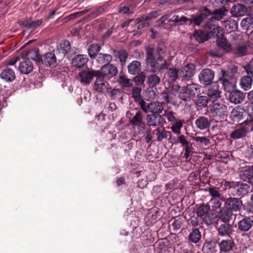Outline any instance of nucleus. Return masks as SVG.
Returning <instances> with one entry per match:
<instances>
[{
    "mask_svg": "<svg viewBox=\"0 0 253 253\" xmlns=\"http://www.w3.org/2000/svg\"><path fill=\"white\" fill-rule=\"evenodd\" d=\"M186 93L187 91H185V90H182V89L179 94V98L184 101H189L192 99H193L192 97L190 96V95Z\"/></svg>",
    "mask_w": 253,
    "mask_h": 253,
    "instance_id": "obj_62",
    "label": "nucleus"
},
{
    "mask_svg": "<svg viewBox=\"0 0 253 253\" xmlns=\"http://www.w3.org/2000/svg\"><path fill=\"white\" fill-rule=\"evenodd\" d=\"M201 86L196 84H187L186 87H183L182 90L187 91L186 93L190 95V96L194 98L196 94L200 93Z\"/></svg>",
    "mask_w": 253,
    "mask_h": 253,
    "instance_id": "obj_27",
    "label": "nucleus"
},
{
    "mask_svg": "<svg viewBox=\"0 0 253 253\" xmlns=\"http://www.w3.org/2000/svg\"><path fill=\"white\" fill-rule=\"evenodd\" d=\"M170 125L171 126L170 129L174 133L178 135L181 133V129L183 126V123L181 120L177 119L171 123Z\"/></svg>",
    "mask_w": 253,
    "mask_h": 253,
    "instance_id": "obj_44",
    "label": "nucleus"
},
{
    "mask_svg": "<svg viewBox=\"0 0 253 253\" xmlns=\"http://www.w3.org/2000/svg\"><path fill=\"white\" fill-rule=\"evenodd\" d=\"M195 125L200 130H205L210 126V120L205 117H200L195 121Z\"/></svg>",
    "mask_w": 253,
    "mask_h": 253,
    "instance_id": "obj_34",
    "label": "nucleus"
},
{
    "mask_svg": "<svg viewBox=\"0 0 253 253\" xmlns=\"http://www.w3.org/2000/svg\"><path fill=\"white\" fill-rule=\"evenodd\" d=\"M171 226L174 230H179L182 226V220L179 218L175 219L172 223Z\"/></svg>",
    "mask_w": 253,
    "mask_h": 253,
    "instance_id": "obj_61",
    "label": "nucleus"
},
{
    "mask_svg": "<svg viewBox=\"0 0 253 253\" xmlns=\"http://www.w3.org/2000/svg\"><path fill=\"white\" fill-rule=\"evenodd\" d=\"M245 98L244 93L240 90H236L232 91L229 95V100L230 102L235 104L241 103Z\"/></svg>",
    "mask_w": 253,
    "mask_h": 253,
    "instance_id": "obj_20",
    "label": "nucleus"
},
{
    "mask_svg": "<svg viewBox=\"0 0 253 253\" xmlns=\"http://www.w3.org/2000/svg\"><path fill=\"white\" fill-rule=\"evenodd\" d=\"M248 44L246 42H240L232 44L230 52L236 57L246 55L248 51Z\"/></svg>",
    "mask_w": 253,
    "mask_h": 253,
    "instance_id": "obj_10",
    "label": "nucleus"
},
{
    "mask_svg": "<svg viewBox=\"0 0 253 253\" xmlns=\"http://www.w3.org/2000/svg\"><path fill=\"white\" fill-rule=\"evenodd\" d=\"M241 26L244 30H248L253 28V17L248 16L242 19Z\"/></svg>",
    "mask_w": 253,
    "mask_h": 253,
    "instance_id": "obj_45",
    "label": "nucleus"
},
{
    "mask_svg": "<svg viewBox=\"0 0 253 253\" xmlns=\"http://www.w3.org/2000/svg\"><path fill=\"white\" fill-rule=\"evenodd\" d=\"M148 125L149 126L156 127L166 123L165 119L162 115L152 114L148 115L146 119Z\"/></svg>",
    "mask_w": 253,
    "mask_h": 253,
    "instance_id": "obj_14",
    "label": "nucleus"
},
{
    "mask_svg": "<svg viewBox=\"0 0 253 253\" xmlns=\"http://www.w3.org/2000/svg\"><path fill=\"white\" fill-rule=\"evenodd\" d=\"M222 35L217 34L216 43L217 46L226 52H230L232 45L227 42L226 39Z\"/></svg>",
    "mask_w": 253,
    "mask_h": 253,
    "instance_id": "obj_22",
    "label": "nucleus"
},
{
    "mask_svg": "<svg viewBox=\"0 0 253 253\" xmlns=\"http://www.w3.org/2000/svg\"><path fill=\"white\" fill-rule=\"evenodd\" d=\"M219 81L222 84V85L225 90L229 91L234 86L233 83V78L229 76L226 71L222 69L221 74L219 76Z\"/></svg>",
    "mask_w": 253,
    "mask_h": 253,
    "instance_id": "obj_12",
    "label": "nucleus"
},
{
    "mask_svg": "<svg viewBox=\"0 0 253 253\" xmlns=\"http://www.w3.org/2000/svg\"><path fill=\"white\" fill-rule=\"evenodd\" d=\"M221 23L222 26L229 33L235 31L238 28V23L232 19L222 21Z\"/></svg>",
    "mask_w": 253,
    "mask_h": 253,
    "instance_id": "obj_35",
    "label": "nucleus"
},
{
    "mask_svg": "<svg viewBox=\"0 0 253 253\" xmlns=\"http://www.w3.org/2000/svg\"><path fill=\"white\" fill-rule=\"evenodd\" d=\"M203 250L206 253H218L219 247L216 241H207L204 245Z\"/></svg>",
    "mask_w": 253,
    "mask_h": 253,
    "instance_id": "obj_24",
    "label": "nucleus"
},
{
    "mask_svg": "<svg viewBox=\"0 0 253 253\" xmlns=\"http://www.w3.org/2000/svg\"><path fill=\"white\" fill-rule=\"evenodd\" d=\"M221 92L219 90V86L216 83L211 84L207 91L208 97L211 101L214 102L220 97Z\"/></svg>",
    "mask_w": 253,
    "mask_h": 253,
    "instance_id": "obj_19",
    "label": "nucleus"
},
{
    "mask_svg": "<svg viewBox=\"0 0 253 253\" xmlns=\"http://www.w3.org/2000/svg\"><path fill=\"white\" fill-rule=\"evenodd\" d=\"M211 14V13L209 9L203 7L200 9L198 14L193 15L191 18H187L184 16L179 17L178 15H174L169 18L168 21L174 23L189 22L190 24L199 26Z\"/></svg>",
    "mask_w": 253,
    "mask_h": 253,
    "instance_id": "obj_1",
    "label": "nucleus"
},
{
    "mask_svg": "<svg viewBox=\"0 0 253 253\" xmlns=\"http://www.w3.org/2000/svg\"><path fill=\"white\" fill-rule=\"evenodd\" d=\"M96 81L93 85V89L98 92L104 93L111 89L109 84L104 80V78L96 75Z\"/></svg>",
    "mask_w": 253,
    "mask_h": 253,
    "instance_id": "obj_11",
    "label": "nucleus"
},
{
    "mask_svg": "<svg viewBox=\"0 0 253 253\" xmlns=\"http://www.w3.org/2000/svg\"><path fill=\"white\" fill-rule=\"evenodd\" d=\"M156 135L157 136L158 141H162L167 138L170 134V132L165 129L164 127L158 128L156 129Z\"/></svg>",
    "mask_w": 253,
    "mask_h": 253,
    "instance_id": "obj_48",
    "label": "nucleus"
},
{
    "mask_svg": "<svg viewBox=\"0 0 253 253\" xmlns=\"http://www.w3.org/2000/svg\"><path fill=\"white\" fill-rule=\"evenodd\" d=\"M191 138L201 146H208L211 144L210 140L204 136H192Z\"/></svg>",
    "mask_w": 253,
    "mask_h": 253,
    "instance_id": "obj_47",
    "label": "nucleus"
},
{
    "mask_svg": "<svg viewBox=\"0 0 253 253\" xmlns=\"http://www.w3.org/2000/svg\"><path fill=\"white\" fill-rule=\"evenodd\" d=\"M141 109L145 113H152V114H159L162 113L164 110L162 104L158 101H153L146 105V102L142 100L140 103Z\"/></svg>",
    "mask_w": 253,
    "mask_h": 253,
    "instance_id": "obj_5",
    "label": "nucleus"
},
{
    "mask_svg": "<svg viewBox=\"0 0 253 253\" xmlns=\"http://www.w3.org/2000/svg\"><path fill=\"white\" fill-rule=\"evenodd\" d=\"M195 71V66L192 63L188 64L181 68L179 76L183 81H188L194 76Z\"/></svg>",
    "mask_w": 253,
    "mask_h": 253,
    "instance_id": "obj_9",
    "label": "nucleus"
},
{
    "mask_svg": "<svg viewBox=\"0 0 253 253\" xmlns=\"http://www.w3.org/2000/svg\"><path fill=\"white\" fill-rule=\"evenodd\" d=\"M28 51L22 54L23 57H27L28 59H26L22 62H21L18 66V70L19 72L23 74H28L31 73L33 70V64L32 62L29 59L27 56H26Z\"/></svg>",
    "mask_w": 253,
    "mask_h": 253,
    "instance_id": "obj_18",
    "label": "nucleus"
},
{
    "mask_svg": "<svg viewBox=\"0 0 253 253\" xmlns=\"http://www.w3.org/2000/svg\"><path fill=\"white\" fill-rule=\"evenodd\" d=\"M88 60V59L86 55L78 54L73 58L72 64L77 68H82L86 65Z\"/></svg>",
    "mask_w": 253,
    "mask_h": 253,
    "instance_id": "obj_25",
    "label": "nucleus"
},
{
    "mask_svg": "<svg viewBox=\"0 0 253 253\" xmlns=\"http://www.w3.org/2000/svg\"><path fill=\"white\" fill-rule=\"evenodd\" d=\"M219 250L223 252H228L231 251L233 247L234 242L230 238L222 240L218 243Z\"/></svg>",
    "mask_w": 253,
    "mask_h": 253,
    "instance_id": "obj_30",
    "label": "nucleus"
},
{
    "mask_svg": "<svg viewBox=\"0 0 253 253\" xmlns=\"http://www.w3.org/2000/svg\"><path fill=\"white\" fill-rule=\"evenodd\" d=\"M146 59L148 63L155 60L158 56H166L167 50L164 46H158L156 48L153 45H149L146 47Z\"/></svg>",
    "mask_w": 253,
    "mask_h": 253,
    "instance_id": "obj_3",
    "label": "nucleus"
},
{
    "mask_svg": "<svg viewBox=\"0 0 253 253\" xmlns=\"http://www.w3.org/2000/svg\"><path fill=\"white\" fill-rule=\"evenodd\" d=\"M112 60V56L109 54L100 53L98 56V61L101 63H109Z\"/></svg>",
    "mask_w": 253,
    "mask_h": 253,
    "instance_id": "obj_53",
    "label": "nucleus"
},
{
    "mask_svg": "<svg viewBox=\"0 0 253 253\" xmlns=\"http://www.w3.org/2000/svg\"><path fill=\"white\" fill-rule=\"evenodd\" d=\"M209 98L208 96H198L197 100V104L199 107H206L209 101Z\"/></svg>",
    "mask_w": 253,
    "mask_h": 253,
    "instance_id": "obj_58",
    "label": "nucleus"
},
{
    "mask_svg": "<svg viewBox=\"0 0 253 253\" xmlns=\"http://www.w3.org/2000/svg\"><path fill=\"white\" fill-rule=\"evenodd\" d=\"M161 11H153L149 13L143 15L141 17H138L136 19L135 22L137 24H139L140 22H142L144 21H147L150 19H152L153 18H156L158 15L159 13Z\"/></svg>",
    "mask_w": 253,
    "mask_h": 253,
    "instance_id": "obj_40",
    "label": "nucleus"
},
{
    "mask_svg": "<svg viewBox=\"0 0 253 253\" xmlns=\"http://www.w3.org/2000/svg\"><path fill=\"white\" fill-rule=\"evenodd\" d=\"M242 201L237 198L230 197L225 201V206L230 211H239L242 206Z\"/></svg>",
    "mask_w": 253,
    "mask_h": 253,
    "instance_id": "obj_16",
    "label": "nucleus"
},
{
    "mask_svg": "<svg viewBox=\"0 0 253 253\" xmlns=\"http://www.w3.org/2000/svg\"><path fill=\"white\" fill-rule=\"evenodd\" d=\"M0 77L4 82L8 83L12 82L16 78L14 70L9 67H6L2 71Z\"/></svg>",
    "mask_w": 253,
    "mask_h": 253,
    "instance_id": "obj_23",
    "label": "nucleus"
},
{
    "mask_svg": "<svg viewBox=\"0 0 253 253\" xmlns=\"http://www.w3.org/2000/svg\"><path fill=\"white\" fill-rule=\"evenodd\" d=\"M97 71L92 70H84L81 72L79 74L78 79L83 84H88L92 81L94 77H96Z\"/></svg>",
    "mask_w": 253,
    "mask_h": 253,
    "instance_id": "obj_17",
    "label": "nucleus"
},
{
    "mask_svg": "<svg viewBox=\"0 0 253 253\" xmlns=\"http://www.w3.org/2000/svg\"><path fill=\"white\" fill-rule=\"evenodd\" d=\"M242 179L248 180L249 183L253 185V166L247 168L242 170Z\"/></svg>",
    "mask_w": 253,
    "mask_h": 253,
    "instance_id": "obj_32",
    "label": "nucleus"
},
{
    "mask_svg": "<svg viewBox=\"0 0 253 253\" xmlns=\"http://www.w3.org/2000/svg\"><path fill=\"white\" fill-rule=\"evenodd\" d=\"M246 133L242 125H241L230 134V137L234 140L238 139L245 137Z\"/></svg>",
    "mask_w": 253,
    "mask_h": 253,
    "instance_id": "obj_36",
    "label": "nucleus"
},
{
    "mask_svg": "<svg viewBox=\"0 0 253 253\" xmlns=\"http://www.w3.org/2000/svg\"><path fill=\"white\" fill-rule=\"evenodd\" d=\"M253 77L249 75L244 76L240 79V85L244 90H248L252 87Z\"/></svg>",
    "mask_w": 253,
    "mask_h": 253,
    "instance_id": "obj_31",
    "label": "nucleus"
},
{
    "mask_svg": "<svg viewBox=\"0 0 253 253\" xmlns=\"http://www.w3.org/2000/svg\"><path fill=\"white\" fill-rule=\"evenodd\" d=\"M146 78L145 74L143 72L138 73L137 75L134 78V82L137 85L142 84Z\"/></svg>",
    "mask_w": 253,
    "mask_h": 253,
    "instance_id": "obj_55",
    "label": "nucleus"
},
{
    "mask_svg": "<svg viewBox=\"0 0 253 253\" xmlns=\"http://www.w3.org/2000/svg\"><path fill=\"white\" fill-rule=\"evenodd\" d=\"M117 55L121 64L124 65L128 57L127 52L125 50H121L118 52Z\"/></svg>",
    "mask_w": 253,
    "mask_h": 253,
    "instance_id": "obj_57",
    "label": "nucleus"
},
{
    "mask_svg": "<svg viewBox=\"0 0 253 253\" xmlns=\"http://www.w3.org/2000/svg\"><path fill=\"white\" fill-rule=\"evenodd\" d=\"M141 68V64L138 61H133L127 66L128 72L131 75L139 73Z\"/></svg>",
    "mask_w": 253,
    "mask_h": 253,
    "instance_id": "obj_37",
    "label": "nucleus"
},
{
    "mask_svg": "<svg viewBox=\"0 0 253 253\" xmlns=\"http://www.w3.org/2000/svg\"><path fill=\"white\" fill-rule=\"evenodd\" d=\"M164 115L170 124L178 119L176 118L174 112L169 110H165Z\"/></svg>",
    "mask_w": 253,
    "mask_h": 253,
    "instance_id": "obj_60",
    "label": "nucleus"
},
{
    "mask_svg": "<svg viewBox=\"0 0 253 253\" xmlns=\"http://www.w3.org/2000/svg\"><path fill=\"white\" fill-rule=\"evenodd\" d=\"M235 192L237 195L239 196H244L246 195L249 190L250 187L246 183H240L238 184L235 187Z\"/></svg>",
    "mask_w": 253,
    "mask_h": 253,
    "instance_id": "obj_38",
    "label": "nucleus"
},
{
    "mask_svg": "<svg viewBox=\"0 0 253 253\" xmlns=\"http://www.w3.org/2000/svg\"><path fill=\"white\" fill-rule=\"evenodd\" d=\"M42 23V19H38L36 21H32L31 19L25 20L19 22V26L22 28H26L27 29L35 30L38 28Z\"/></svg>",
    "mask_w": 253,
    "mask_h": 253,
    "instance_id": "obj_21",
    "label": "nucleus"
},
{
    "mask_svg": "<svg viewBox=\"0 0 253 253\" xmlns=\"http://www.w3.org/2000/svg\"><path fill=\"white\" fill-rule=\"evenodd\" d=\"M219 20V19L216 16H212L208 20L204 26L205 30L211 34L222 35L223 33L222 28L219 26H216Z\"/></svg>",
    "mask_w": 253,
    "mask_h": 253,
    "instance_id": "obj_6",
    "label": "nucleus"
},
{
    "mask_svg": "<svg viewBox=\"0 0 253 253\" xmlns=\"http://www.w3.org/2000/svg\"><path fill=\"white\" fill-rule=\"evenodd\" d=\"M247 12V8L243 4H238L233 6L231 9V13L234 17L244 16Z\"/></svg>",
    "mask_w": 253,
    "mask_h": 253,
    "instance_id": "obj_33",
    "label": "nucleus"
},
{
    "mask_svg": "<svg viewBox=\"0 0 253 253\" xmlns=\"http://www.w3.org/2000/svg\"><path fill=\"white\" fill-rule=\"evenodd\" d=\"M26 56L35 61L38 65L41 62L46 66L54 67L56 64V56L52 52H48L41 57L36 49H31L28 50Z\"/></svg>",
    "mask_w": 253,
    "mask_h": 253,
    "instance_id": "obj_2",
    "label": "nucleus"
},
{
    "mask_svg": "<svg viewBox=\"0 0 253 253\" xmlns=\"http://www.w3.org/2000/svg\"><path fill=\"white\" fill-rule=\"evenodd\" d=\"M214 77V72L210 69H204L199 75L201 83L205 85L211 84Z\"/></svg>",
    "mask_w": 253,
    "mask_h": 253,
    "instance_id": "obj_13",
    "label": "nucleus"
},
{
    "mask_svg": "<svg viewBox=\"0 0 253 253\" xmlns=\"http://www.w3.org/2000/svg\"><path fill=\"white\" fill-rule=\"evenodd\" d=\"M142 120V113L141 111H139L136 113L134 116L130 120L129 123L132 125L141 127L144 128Z\"/></svg>",
    "mask_w": 253,
    "mask_h": 253,
    "instance_id": "obj_39",
    "label": "nucleus"
},
{
    "mask_svg": "<svg viewBox=\"0 0 253 253\" xmlns=\"http://www.w3.org/2000/svg\"><path fill=\"white\" fill-rule=\"evenodd\" d=\"M209 193L210 195L214 198V199H216V198H220V194L219 193L218 189L216 187H211L209 188Z\"/></svg>",
    "mask_w": 253,
    "mask_h": 253,
    "instance_id": "obj_63",
    "label": "nucleus"
},
{
    "mask_svg": "<svg viewBox=\"0 0 253 253\" xmlns=\"http://www.w3.org/2000/svg\"><path fill=\"white\" fill-rule=\"evenodd\" d=\"M253 225V220L249 217H246L241 220L238 224V229L242 231H249Z\"/></svg>",
    "mask_w": 253,
    "mask_h": 253,
    "instance_id": "obj_26",
    "label": "nucleus"
},
{
    "mask_svg": "<svg viewBox=\"0 0 253 253\" xmlns=\"http://www.w3.org/2000/svg\"><path fill=\"white\" fill-rule=\"evenodd\" d=\"M201 238V232L198 229H195L189 234V240L192 243H197Z\"/></svg>",
    "mask_w": 253,
    "mask_h": 253,
    "instance_id": "obj_46",
    "label": "nucleus"
},
{
    "mask_svg": "<svg viewBox=\"0 0 253 253\" xmlns=\"http://www.w3.org/2000/svg\"><path fill=\"white\" fill-rule=\"evenodd\" d=\"M119 12L120 13L125 14H129L133 13L128 7L125 6H121L119 7Z\"/></svg>",
    "mask_w": 253,
    "mask_h": 253,
    "instance_id": "obj_64",
    "label": "nucleus"
},
{
    "mask_svg": "<svg viewBox=\"0 0 253 253\" xmlns=\"http://www.w3.org/2000/svg\"><path fill=\"white\" fill-rule=\"evenodd\" d=\"M97 74L107 78H111L118 73L117 68L112 64L107 63L102 67L100 71H96Z\"/></svg>",
    "mask_w": 253,
    "mask_h": 253,
    "instance_id": "obj_7",
    "label": "nucleus"
},
{
    "mask_svg": "<svg viewBox=\"0 0 253 253\" xmlns=\"http://www.w3.org/2000/svg\"><path fill=\"white\" fill-rule=\"evenodd\" d=\"M162 99L164 100L167 103H170L172 105H176V102L172 97L171 93L169 94L167 92L164 91L162 94Z\"/></svg>",
    "mask_w": 253,
    "mask_h": 253,
    "instance_id": "obj_52",
    "label": "nucleus"
},
{
    "mask_svg": "<svg viewBox=\"0 0 253 253\" xmlns=\"http://www.w3.org/2000/svg\"><path fill=\"white\" fill-rule=\"evenodd\" d=\"M218 235L221 237H230L233 232L232 226L228 223L221 224L217 228Z\"/></svg>",
    "mask_w": 253,
    "mask_h": 253,
    "instance_id": "obj_28",
    "label": "nucleus"
},
{
    "mask_svg": "<svg viewBox=\"0 0 253 253\" xmlns=\"http://www.w3.org/2000/svg\"><path fill=\"white\" fill-rule=\"evenodd\" d=\"M245 113L244 109L240 106H237L232 110L230 117L234 121H239L243 118Z\"/></svg>",
    "mask_w": 253,
    "mask_h": 253,
    "instance_id": "obj_29",
    "label": "nucleus"
},
{
    "mask_svg": "<svg viewBox=\"0 0 253 253\" xmlns=\"http://www.w3.org/2000/svg\"><path fill=\"white\" fill-rule=\"evenodd\" d=\"M232 216V212L228 209H223L220 210L219 212V218L224 222H229L231 220Z\"/></svg>",
    "mask_w": 253,
    "mask_h": 253,
    "instance_id": "obj_41",
    "label": "nucleus"
},
{
    "mask_svg": "<svg viewBox=\"0 0 253 253\" xmlns=\"http://www.w3.org/2000/svg\"><path fill=\"white\" fill-rule=\"evenodd\" d=\"M223 200L221 198L213 199L211 200V203L212 204V208L213 211H217V210H220L222 205V202Z\"/></svg>",
    "mask_w": 253,
    "mask_h": 253,
    "instance_id": "obj_56",
    "label": "nucleus"
},
{
    "mask_svg": "<svg viewBox=\"0 0 253 253\" xmlns=\"http://www.w3.org/2000/svg\"><path fill=\"white\" fill-rule=\"evenodd\" d=\"M160 79L155 74H152L147 77V84L150 86L155 87L160 82Z\"/></svg>",
    "mask_w": 253,
    "mask_h": 253,
    "instance_id": "obj_51",
    "label": "nucleus"
},
{
    "mask_svg": "<svg viewBox=\"0 0 253 253\" xmlns=\"http://www.w3.org/2000/svg\"><path fill=\"white\" fill-rule=\"evenodd\" d=\"M210 210V206L208 204H203L200 205L196 211V213L198 217H202L205 216L203 221L208 225H210L212 223L211 215L209 214Z\"/></svg>",
    "mask_w": 253,
    "mask_h": 253,
    "instance_id": "obj_8",
    "label": "nucleus"
},
{
    "mask_svg": "<svg viewBox=\"0 0 253 253\" xmlns=\"http://www.w3.org/2000/svg\"><path fill=\"white\" fill-rule=\"evenodd\" d=\"M167 76L169 78V82L172 83L178 78V70L175 68H170L167 72Z\"/></svg>",
    "mask_w": 253,
    "mask_h": 253,
    "instance_id": "obj_49",
    "label": "nucleus"
},
{
    "mask_svg": "<svg viewBox=\"0 0 253 253\" xmlns=\"http://www.w3.org/2000/svg\"><path fill=\"white\" fill-rule=\"evenodd\" d=\"M243 126L246 133L253 131V119L245 121L241 125Z\"/></svg>",
    "mask_w": 253,
    "mask_h": 253,
    "instance_id": "obj_54",
    "label": "nucleus"
},
{
    "mask_svg": "<svg viewBox=\"0 0 253 253\" xmlns=\"http://www.w3.org/2000/svg\"><path fill=\"white\" fill-rule=\"evenodd\" d=\"M209 113L211 117L223 119L227 115V108L222 103H215L210 106Z\"/></svg>",
    "mask_w": 253,
    "mask_h": 253,
    "instance_id": "obj_4",
    "label": "nucleus"
},
{
    "mask_svg": "<svg viewBox=\"0 0 253 253\" xmlns=\"http://www.w3.org/2000/svg\"><path fill=\"white\" fill-rule=\"evenodd\" d=\"M118 82L122 86L125 87H129L132 85V81L126 75L120 76L118 78Z\"/></svg>",
    "mask_w": 253,
    "mask_h": 253,
    "instance_id": "obj_50",
    "label": "nucleus"
},
{
    "mask_svg": "<svg viewBox=\"0 0 253 253\" xmlns=\"http://www.w3.org/2000/svg\"><path fill=\"white\" fill-rule=\"evenodd\" d=\"M193 37L196 41L199 43L207 41L209 38L208 35L205 32L201 30H196Z\"/></svg>",
    "mask_w": 253,
    "mask_h": 253,
    "instance_id": "obj_42",
    "label": "nucleus"
},
{
    "mask_svg": "<svg viewBox=\"0 0 253 253\" xmlns=\"http://www.w3.org/2000/svg\"><path fill=\"white\" fill-rule=\"evenodd\" d=\"M141 88L139 87H135L133 88L132 94L135 101H139L141 100Z\"/></svg>",
    "mask_w": 253,
    "mask_h": 253,
    "instance_id": "obj_59",
    "label": "nucleus"
},
{
    "mask_svg": "<svg viewBox=\"0 0 253 253\" xmlns=\"http://www.w3.org/2000/svg\"><path fill=\"white\" fill-rule=\"evenodd\" d=\"M100 46L97 43H93L90 45L88 48V53L90 58H95L97 54L100 50Z\"/></svg>",
    "mask_w": 253,
    "mask_h": 253,
    "instance_id": "obj_43",
    "label": "nucleus"
},
{
    "mask_svg": "<svg viewBox=\"0 0 253 253\" xmlns=\"http://www.w3.org/2000/svg\"><path fill=\"white\" fill-rule=\"evenodd\" d=\"M165 56H159L155 60L151 61L150 66L155 72L161 71V70L168 68V64L166 60L164 58Z\"/></svg>",
    "mask_w": 253,
    "mask_h": 253,
    "instance_id": "obj_15",
    "label": "nucleus"
}]
</instances>
